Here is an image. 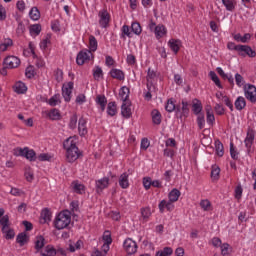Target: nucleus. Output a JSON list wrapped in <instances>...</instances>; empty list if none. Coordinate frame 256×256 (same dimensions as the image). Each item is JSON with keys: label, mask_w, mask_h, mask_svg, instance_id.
Here are the masks:
<instances>
[{"label": "nucleus", "mask_w": 256, "mask_h": 256, "mask_svg": "<svg viewBox=\"0 0 256 256\" xmlns=\"http://www.w3.org/2000/svg\"><path fill=\"white\" fill-rule=\"evenodd\" d=\"M40 253L42 256H56L57 250L52 245H47Z\"/></svg>", "instance_id": "nucleus-35"}, {"label": "nucleus", "mask_w": 256, "mask_h": 256, "mask_svg": "<svg viewBox=\"0 0 256 256\" xmlns=\"http://www.w3.org/2000/svg\"><path fill=\"white\" fill-rule=\"evenodd\" d=\"M150 145H151V142L149 141V139L143 138L141 140L140 149H142L143 151H147V149H149Z\"/></svg>", "instance_id": "nucleus-61"}, {"label": "nucleus", "mask_w": 256, "mask_h": 256, "mask_svg": "<svg viewBox=\"0 0 256 256\" xmlns=\"http://www.w3.org/2000/svg\"><path fill=\"white\" fill-rule=\"evenodd\" d=\"M93 77L96 81H101V79H103V69H101L99 66H96L93 69Z\"/></svg>", "instance_id": "nucleus-47"}, {"label": "nucleus", "mask_w": 256, "mask_h": 256, "mask_svg": "<svg viewBox=\"0 0 256 256\" xmlns=\"http://www.w3.org/2000/svg\"><path fill=\"white\" fill-rule=\"evenodd\" d=\"M234 105L237 111H243V109L247 107V101L245 100V97L238 96L234 102Z\"/></svg>", "instance_id": "nucleus-24"}, {"label": "nucleus", "mask_w": 256, "mask_h": 256, "mask_svg": "<svg viewBox=\"0 0 256 256\" xmlns=\"http://www.w3.org/2000/svg\"><path fill=\"white\" fill-rule=\"evenodd\" d=\"M46 103L50 105V107L61 105V94H54L50 99L46 100Z\"/></svg>", "instance_id": "nucleus-30"}, {"label": "nucleus", "mask_w": 256, "mask_h": 256, "mask_svg": "<svg viewBox=\"0 0 256 256\" xmlns=\"http://www.w3.org/2000/svg\"><path fill=\"white\" fill-rule=\"evenodd\" d=\"M43 115H46L47 119L50 121H61L63 116L61 115V111L57 108H52L50 111L42 112Z\"/></svg>", "instance_id": "nucleus-13"}, {"label": "nucleus", "mask_w": 256, "mask_h": 256, "mask_svg": "<svg viewBox=\"0 0 256 256\" xmlns=\"http://www.w3.org/2000/svg\"><path fill=\"white\" fill-rule=\"evenodd\" d=\"M98 47H99V42H97V38H95V36H93V35H90L88 51H90V53H95V51H97Z\"/></svg>", "instance_id": "nucleus-26"}, {"label": "nucleus", "mask_w": 256, "mask_h": 256, "mask_svg": "<svg viewBox=\"0 0 256 256\" xmlns=\"http://www.w3.org/2000/svg\"><path fill=\"white\" fill-rule=\"evenodd\" d=\"M13 90L18 95H23L27 93V85H25V83H23L22 81H18L14 84Z\"/></svg>", "instance_id": "nucleus-22"}, {"label": "nucleus", "mask_w": 256, "mask_h": 256, "mask_svg": "<svg viewBox=\"0 0 256 256\" xmlns=\"http://www.w3.org/2000/svg\"><path fill=\"white\" fill-rule=\"evenodd\" d=\"M78 133L80 137H85L88 133L87 120L83 117H81L78 121Z\"/></svg>", "instance_id": "nucleus-17"}, {"label": "nucleus", "mask_w": 256, "mask_h": 256, "mask_svg": "<svg viewBox=\"0 0 256 256\" xmlns=\"http://www.w3.org/2000/svg\"><path fill=\"white\" fill-rule=\"evenodd\" d=\"M83 247V241L78 240L76 243L69 244L70 253H75V251H79Z\"/></svg>", "instance_id": "nucleus-46"}, {"label": "nucleus", "mask_w": 256, "mask_h": 256, "mask_svg": "<svg viewBox=\"0 0 256 256\" xmlns=\"http://www.w3.org/2000/svg\"><path fill=\"white\" fill-rule=\"evenodd\" d=\"M244 97L250 103H256V87L253 84H245L244 85Z\"/></svg>", "instance_id": "nucleus-8"}, {"label": "nucleus", "mask_w": 256, "mask_h": 256, "mask_svg": "<svg viewBox=\"0 0 256 256\" xmlns=\"http://www.w3.org/2000/svg\"><path fill=\"white\" fill-rule=\"evenodd\" d=\"M227 11H234L237 2L235 0H221Z\"/></svg>", "instance_id": "nucleus-43"}, {"label": "nucleus", "mask_w": 256, "mask_h": 256, "mask_svg": "<svg viewBox=\"0 0 256 256\" xmlns=\"http://www.w3.org/2000/svg\"><path fill=\"white\" fill-rule=\"evenodd\" d=\"M106 113L109 117H115L117 115V103L109 102L106 107Z\"/></svg>", "instance_id": "nucleus-29"}, {"label": "nucleus", "mask_w": 256, "mask_h": 256, "mask_svg": "<svg viewBox=\"0 0 256 256\" xmlns=\"http://www.w3.org/2000/svg\"><path fill=\"white\" fill-rule=\"evenodd\" d=\"M4 65L7 69H16V67L21 65V60L16 56H8L4 60Z\"/></svg>", "instance_id": "nucleus-12"}, {"label": "nucleus", "mask_w": 256, "mask_h": 256, "mask_svg": "<svg viewBox=\"0 0 256 256\" xmlns=\"http://www.w3.org/2000/svg\"><path fill=\"white\" fill-rule=\"evenodd\" d=\"M0 225L2 227V231H5L9 227V216L4 215L0 218Z\"/></svg>", "instance_id": "nucleus-51"}, {"label": "nucleus", "mask_w": 256, "mask_h": 256, "mask_svg": "<svg viewBox=\"0 0 256 256\" xmlns=\"http://www.w3.org/2000/svg\"><path fill=\"white\" fill-rule=\"evenodd\" d=\"M121 115L125 117V119H129L131 117V106L127 104V102H123L121 106Z\"/></svg>", "instance_id": "nucleus-32"}, {"label": "nucleus", "mask_w": 256, "mask_h": 256, "mask_svg": "<svg viewBox=\"0 0 256 256\" xmlns=\"http://www.w3.org/2000/svg\"><path fill=\"white\" fill-rule=\"evenodd\" d=\"M165 110L168 113H173V111H180L179 108L175 105V102L173 101V98L168 99V101L165 105Z\"/></svg>", "instance_id": "nucleus-39"}, {"label": "nucleus", "mask_w": 256, "mask_h": 256, "mask_svg": "<svg viewBox=\"0 0 256 256\" xmlns=\"http://www.w3.org/2000/svg\"><path fill=\"white\" fill-rule=\"evenodd\" d=\"M220 249H221V255L227 256L229 255V249H231V246L229 245V243H223L220 246Z\"/></svg>", "instance_id": "nucleus-59"}, {"label": "nucleus", "mask_w": 256, "mask_h": 256, "mask_svg": "<svg viewBox=\"0 0 256 256\" xmlns=\"http://www.w3.org/2000/svg\"><path fill=\"white\" fill-rule=\"evenodd\" d=\"M41 31H42L41 24H33V25H30L29 27V33L33 38L39 37V35L41 34Z\"/></svg>", "instance_id": "nucleus-27"}, {"label": "nucleus", "mask_w": 256, "mask_h": 256, "mask_svg": "<svg viewBox=\"0 0 256 256\" xmlns=\"http://www.w3.org/2000/svg\"><path fill=\"white\" fill-rule=\"evenodd\" d=\"M219 175H221V168H219L217 165H213L211 170L212 181H218Z\"/></svg>", "instance_id": "nucleus-42"}, {"label": "nucleus", "mask_w": 256, "mask_h": 256, "mask_svg": "<svg viewBox=\"0 0 256 256\" xmlns=\"http://www.w3.org/2000/svg\"><path fill=\"white\" fill-rule=\"evenodd\" d=\"M181 197V191L177 188H173L169 193H168V200L171 201L172 203H177L179 201V198Z\"/></svg>", "instance_id": "nucleus-25"}, {"label": "nucleus", "mask_w": 256, "mask_h": 256, "mask_svg": "<svg viewBox=\"0 0 256 256\" xmlns=\"http://www.w3.org/2000/svg\"><path fill=\"white\" fill-rule=\"evenodd\" d=\"M51 217V210H49L48 208H44L40 214V223L42 225H45V223H51Z\"/></svg>", "instance_id": "nucleus-19"}, {"label": "nucleus", "mask_w": 256, "mask_h": 256, "mask_svg": "<svg viewBox=\"0 0 256 256\" xmlns=\"http://www.w3.org/2000/svg\"><path fill=\"white\" fill-rule=\"evenodd\" d=\"M181 45H182V42L179 39L172 38L168 41V47H170L171 51H173L175 55L179 53V49H181Z\"/></svg>", "instance_id": "nucleus-18"}, {"label": "nucleus", "mask_w": 256, "mask_h": 256, "mask_svg": "<svg viewBox=\"0 0 256 256\" xmlns=\"http://www.w3.org/2000/svg\"><path fill=\"white\" fill-rule=\"evenodd\" d=\"M73 87H74L73 82H67L66 84H63V86H62V96L64 98V101H66V103H69V101H71Z\"/></svg>", "instance_id": "nucleus-9"}, {"label": "nucleus", "mask_w": 256, "mask_h": 256, "mask_svg": "<svg viewBox=\"0 0 256 256\" xmlns=\"http://www.w3.org/2000/svg\"><path fill=\"white\" fill-rule=\"evenodd\" d=\"M77 121V114L72 115L68 124L69 129H77Z\"/></svg>", "instance_id": "nucleus-55"}, {"label": "nucleus", "mask_w": 256, "mask_h": 256, "mask_svg": "<svg viewBox=\"0 0 256 256\" xmlns=\"http://www.w3.org/2000/svg\"><path fill=\"white\" fill-rule=\"evenodd\" d=\"M238 55L240 57H256L255 50L251 49V46L249 45H240V48L238 50Z\"/></svg>", "instance_id": "nucleus-11"}, {"label": "nucleus", "mask_w": 256, "mask_h": 256, "mask_svg": "<svg viewBox=\"0 0 256 256\" xmlns=\"http://www.w3.org/2000/svg\"><path fill=\"white\" fill-rule=\"evenodd\" d=\"M141 215L143 219H149L151 217V208L146 207L141 209Z\"/></svg>", "instance_id": "nucleus-63"}, {"label": "nucleus", "mask_w": 256, "mask_h": 256, "mask_svg": "<svg viewBox=\"0 0 256 256\" xmlns=\"http://www.w3.org/2000/svg\"><path fill=\"white\" fill-rule=\"evenodd\" d=\"M95 101L96 104L100 106L101 111H105L107 107V97H105V95H98Z\"/></svg>", "instance_id": "nucleus-36"}, {"label": "nucleus", "mask_w": 256, "mask_h": 256, "mask_svg": "<svg viewBox=\"0 0 256 256\" xmlns=\"http://www.w3.org/2000/svg\"><path fill=\"white\" fill-rule=\"evenodd\" d=\"M51 159H53V156H51V154L49 153H41L38 156H36V160L38 161H51Z\"/></svg>", "instance_id": "nucleus-54"}, {"label": "nucleus", "mask_w": 256, "mask_h": 256, "mask_svg": "<svg viewBox=\"0 0 256 256\" xmlns=\"http://www.w3.org/2000/svg\"><path fill=\"white\" fill-rule=\"evenodd\" d=\"M254 141H255V131L249 130L247 132V136L244 140L245 147H247L249 149L253 145Z\"/></svg>", "instance_id": "nucleus-28"}, {"label": "nucleus", "mask_w": 256, "mask_h": 256, "mask_svg": "<svg viewBox=\"0 0 256 256\" xmlns=\"http://www.w3.org/2000/svg\"><path fill=\"white\" fill-rule=\"evenodd\" d=\"M86 101H87V97L85 96V94H78L76 96L77 105H83V103H86Z\"/></svg>", "instance_id": "nucleus-64"}, {"label": "nucleus", "mask_w": 256, "mask_h": 256, "mask_svg": "<svg viewBox=\"0 0 256 256\" xmlns=\"http://www.w3.org/2000/svg\"><path fill=\"white\" fill-rule=\"evenodd\" d=\"M151 186H152L151 177H144L143 178V187H144V189H146V191H149V189H151Z\"/></svg>", "instance_id": "nucleus-62"}, {"label": "nucleus", "mask_w": 256, "mask_h": 256, "mask_svg": "<svg viewBox=\"0 0 256 256\" xmlns=\"http://www.w3.org/2000/svg\"><path fill=\"white\" fill-rule=\"evenodd\" d=\"M53 225L57 231L67 229L71 225V212L69 210H63L56 214Z\"/></svg>", "instance_id": "nucleus-2"}, {"label": "nucleus", "mask_w": 256, "mask_h": 256, "mask_svg": "<svg viewBox=\"0 0 256 256\" xmlns=\"http://www.w3.org/2000/svg\"><path fill=\"white\" fill-rule=\"evenodd\" d=\"M123 249L127 255H135V253H137V249H139V246L135 240L126 238L123 242Z\"/></svg>", "instance_id": "nucleus-6"}, {"label": "nucleus", "mask_w": 256, "mask_h": 256, "mask_svg": "<svg viewBox=\"0 0 256 256\" xmlns=\"http://www.w3.org/2000/svg\"><path fill=\"white\" fill-rule=\"evenodd\" d=\"M93 58V53L89 51V49L81 50L76 56L77 65H85V63H89Z\"/></svg>", "instance_id": "nucleus-7"}, {"label": "nucleus", "mask_w": 256, "mask_h": 256, "mask_svg": "<svg viewBox=\"0 0 256 256\" xmlns=\"http://www.w3.org/2000/svg\"><path fill=\"white\" fill-rule=\"evenodd\" d=\"M156 77H157V73L154 72V70H151V68H149L146 76L148 83H153Z\"/></svg>", "instance_id": "nucleus-56"}, {"label": "nucleus", "mask_w": 256, "mask_h": 256, "mask_svg": "<svg viewBox=\"0 0 256 256\" xmlns=\"http://www.w3.org/2000/svg\"><path fill=\"white\" fill-rule=\"evenodd\" d=\"M200 207L203 211H211V201L204 199L200 201Z\"/></svg>", "instance_id": "nucleus-52"}, {"label": "nucleus", "mask_w": 256, "mask_h": 256, "mask_svg": "<svg viewBox=\"0 0 256 256\" xmlns=\"http://www.w3.org/2000/svg\"><path fill=\"white\" fill-rule=\"evenodd\" d=\"M131 31L134 35H141V33H143V28H141V24L139 22H132Z\"/></svg>", "instance_id": "nucleus-44"}, {"label": "nucleus", "mask_w": 256, "mask_h": 256, "mask_svg": "<svg viewBox=\"0 0 256 256\" xmlns=\"http://www.w3.org/2000/svg\"><path fill=\"white\" fill-rule=\"evenodd\" d=\"M109 75L112 79H117L118 81L125 80V73L121 69L113 68L110 70Z\"/></svg>", "instance_id": "nucleus-20"}, {"label": "nucleus", "mask_w": 256, "mask_h": 256, "mask_svg": "<svg viewBox=\"0 0 256 256\" xmlns=\"http://www.w3.org/2000/svg\"><path fill=\"white\" fill-rule=\"evenodd\" d=\"M192 111L194 113V115H203L202 111H203V104L201 103V101L199 99H194L193 100V104H192Z\"/></svg>", "instance_id": "nucleus-23"}, {"label": "nucleus", "mask_w": 256, "mask_h": 256, "mask_svg": "<svg viewBox=\"0 0 256 256\" xmlns=\"http://www.w3.org/2000/svg\"><path fill=\"white\" fill-rule=\"evenodd\" d=\"M111 22V14L107 8H102L98 12V23L102 29H107L109 27V23Z\"/></svg>", "instance_id": "nucleus-5"}, {"label": "nucleus", "mask_w": 256, "mask_h": 256, "mask_svg": "<svg viewBox=\"0 0 256 256\" xmlns=\"http://www.w3.org/2000/svg\"><path fill=\"white\" fill-rule=\"evenodd\" d=\"M121 39H125V37H131V28L128 25H123L121 28Z\"/></svg>", "instance_id": "nucleus-50"}, {"label": "nucleus", "mask_w": 256, "mask_h": 256, "mask_svg": "<svg viewBox=\"0 0 256 256\" xmlns=\"http://www.w3.org/2000/svg\"><path fill=\"white\" fill-rule=\"evenodd\" d=\"M197 125H198L199 129L205 128V114H199L197 116Z\"/></svg>", "instance_id": "nucleus-57"}, {"label": "nucleus", "mask_w": 256, "mask_h": 256, "mask_svg": "<svg viewBox=\"0 0 256 256\" xmlns=\"http://www.w3.org/2000/svg\"><path fill=\"white\" fill-rule=\"evenodd\" d=\"M129 87L122 86L119 90V98L123 101V103H126L127 99H129Z\"/></svg>", "instance_id": "nucleus-34"}, {"label": "nucleus", "mask_w": 256, "mask_h": 256, "mask_svg": "<svg viewBox=\"0 0 256 256\" xmlns=\"http://www.w3.org/2000/svg\"><path fill=\"white\" fill-rule=\"evenodd\" d=\"M173 255V248L165 247L163 250L156 252V256H171Z\"/></svg>", "instance_id": "nucleus-49"}, {"label": "nucleus", "mask_w": 256, "mask_h": 256, "mask_svg": "<svg viewBox=\"0 0 256 256\" xmlns=\"http://www.w3.org/2000/svg\"><path fill=\"white\" fill-rule=\"evenodd\" d=\"M49 45H51V35L48 34L40 42V49H42V51H45V49H47V47H49Z\"/></svg>", "instance_id": "nucleus-48"}, {"label": "nucleus", "mask_w": 256, "mask_h": 256, "mask_svg": "<svg viewBox=\"0 0 256 256\" xmlns=\"http://www.w3.org/2000/svg\"><path fill=\"white\" fill-rule=\"evenodd\" d=\"M28 240L29 236H27V233L25 232H21L16 237V242L20 245V247H23V245H25V243H27Z\"/></svg>", "instance_id": "nucleus-40"}, {"label": "nucleus", "mask_w": 256, "mask_h": 256, "mask_svg": "<svg viewBox=\"0 0 256 256\" xmlns=\"http://www.w3.org/2000/svg\"><path fill=\"white\" fill-rule=\"evenodd\" d=\"M77 141V136H70L63 143L66 151V159L69 163H75L81 157V152L79 151V147H77Z\"/></svg>", "instance_id": "nucleus-1"}, {"label": "nucleus", "mask_w": 256, "mask_h": 256, "mask_svg": "<svg viewBox=\"0 0 256 256\" xmlns=\"http://www.w3.org/2000/svg\"><path fill=\"white\" fill-rule=\"evenodd\" d=\"M2 233L5 235L6 239H13L15 237V231L9 227L6 230H2Z\"/></svg>", "instance_id": "nucleus-60"}, {"label": "nucleus", "mask_w": 256, "mask_h": 256, "mask_svg": "<svg viewBox=\"0 0 256 256\" xmlns=\"http://www.w3.org/2000/svg\"><path fill=\"white\" fill-rule=\"evenodd\" d=\"M151 117H152V123L154 125H161L162 116L159 110L157 109L152 110Z\"/></svg>", "instance_id": "nucleus-31"}, {"label": "nucleus", "mask_w": 256, "mask_h": 256, "mask_svg": "<svg viewBox=\"0 0 256 256\" xmlns=\"http://www.w3.org/2000/svg\"><path fill=\"white\" fill-rule=\"evenodd\" d=\"M9 47H13V40L11 38L2 40L0 43V53L7 51Z\"/></svg>", "instance_id": "nucleus-33"}, {"label": "nucleus", "mask_w": 256, "mask_h": 256, "mask_svg": "<svg viewBox=\"0 0 256 256\" xmlns=\"http://www.w3.org/2000/svg\"><path fill=\"white\" fill-rule=\"evenodd\" d=\"M158 209L160 213H165V209L171 212L175 209V203L171 202V200H162L158 204Z\"/></svg>", "instance_id": "nucleus-14"}, {"label": "nucleus", "mask_w": 256, "mask_h": 256, "mask_svg": "<svg viewBox=\"0 0 256 256\" xmlns=\"http://www.w3.org/2000/svg\"><path fill=\"white\" fill-rule=\"evenodd\" d=\"M29 17L32 21H39L41 19V12H39L37 7H32L29 11Z\"/></svg>", "instance_id": "nucleus-38"}, {"label": "nucleus", "mask_w": 256, "mask_h": 256, "mask_svg": "<svg viewBox=\"0 0 256 256\" xmlns=\"http://www.w3.org/2000/svg\"><path fill=\"white\" fill-rule=\"evenodd\" d=\"M14 155L15 157H24L28 161H37V153H35V150L30 149L29 147H18L14 149Z\"/></svg>", "instance_id": "nucleus-4"}, {"label": "nucleus", "mask_w": 256, "mask_h": 256, "mask_svg": "<svg viewBox=\"0 0 256 256\" xmlns=\"http://www.w3.org/2000/svg\"><path fill=\"white\" fill-rule=\"evenodd\" d=\"M235 81H236V85L237 87H245V78L242 77L241 74L236 73L235 74Z\"/></svg>", "instance_id": "nucleus-53"}, {"label": "nucleus", "mask_w": 256, "mask_h": 256, "mask_svg": "<svg viewBox=\"0 0 256 256\" xmlns=\"http://www.w3.org/2000/svg\"><path fill=\"white\" fill-rule=\"evenodd\" d=\"M148 29L150 33H154V36L157 39V41L163 39V37H167L168 30L167 27L163 24L157 25V23L151 20L148 24Z\"/></svg>", "instance_id": "nucleus-3"}, {"label": "nucleus", "mask_w": 256, "mask_h": 256, "mask_svg": "<svg viewBox=\"0 0 256 256\" xmlns=\"http://www.w3.org/2000/svg\"><path fill=\"white\" fill-rule=\"evenodd\" d=\"M45 247V237L42 235L37 236L35 239V249L37 252L41 251Z\"/></svg>", "instance_id": "nucleus-37"}, {"label": "nucleus", "mask_w": 256, "mask_h": 256, "mask_svg": "<svg viewBox=\"0 0 256 256\" xmlns=\"http://www.w3.org/2000/svg\"><path fill=\"white\" fill-rule=\"evenodd\" d=\"M95 187L97 193H102L104 189H107V187H109V177H103L99 180H96Z\"/></svg>", "instance_id": "nucleus-15"}, {"label": "nucleus", "mask_w": 256, "mask_h": 256, "mask_svg": "<svg viewBox=\"0 0 256 256\" xmlns=\"http://www.w3.org/2000/svg\"><path fill=\"white\" fill-rule=\"evenodd\" d=\"M205 111H206V121L208 125H213V123H215V114H213V107H211V105H206Z\"/></svg>", "instance_id": "nucleus-21"}, {"label": "nucleus", "mask_w": 256, "mask_h": 256, "mask_svg": "<svg viewBox=\"0 0 256 256\" xmlns=\"http://www.w3.org/2000/svg\"><path fill=\"white\" fill-rule=\"evenodd\" d=\"M209 77L212 79L213 83H215V85L219 87V89H223V85H221V80H219V76H217V73H215V71H210Z\"/></svg>", "instance_id": "nucleus-45"}, {"label": "nucleus", "mask_w": 256, "mask_h": 256, "mask_svg": "<svg viewBox=\"0 0 256 256\" xmlns=\"http://www.w3.org/2000/svg\"><path fill=\"white\" fill-rule=\"evenodd\" d=\"M214 145H215L216 155H218V157H223V155H225L223 143H221V141H219V140H216Z\"/></svg>", "instance_id": "nucleus-41"}, {"label": "nucleus", "mask_w": 256, "mask_h": 256, "mask_svg": "<svg viewBox=\"0 0 256 256\" xmlns=\"http://www.w3.org/2000/svg\"><path fill=\"white\" fill-rule=\"evenodd\" d=\"M103 241L106 245H111L113 243V238H111V232L105 231L103 234Z\"/></svg>", "instance_id": "nucleus-58"}, {"label": "nucleus", "mask_w": 256, "mask_h": 256, "mask_svg": "<svg viewBox=\"0 0 256 256\" xmlns=\"http://www.w3.org/2000/svg\"><path fill=\"white\" fill-rule=\"evenodd\" d=\"M118 183L121 189H129L130 183H129V173L124 172L122 173L118 178Z\"/></svg>", "instance_id": "nucleus-16"}, {"label": "nucleus", "mask_w": 256, "mask_h": 256, "mask_svg": "<svg viewBox=\"0 0 256 256\" xmlns=\"http://www.w3.org/2000/svg\"><path fill=\"white\" fill-rule=\"evenodd\" d=\"M70 188L73 193H76L77 195H85V191L87 190L85 184L81 183L79 180L72 181Z\"/></svg>", "instance_id": "nucleus-10"}]
</instances>
